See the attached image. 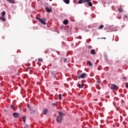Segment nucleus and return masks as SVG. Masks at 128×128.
Listing matches in <instances>:
<instances>
[{
	"instance_id": "16",
	"label": "nucleus",
	"mask_w": 128,
	"mask_h": 128,
	"mask_svg": "<svg viewBox=\"0 0 128 128\" xmlns=\"http://www.w3.org/2000/svg\"><path fill=\"white\" fill-rule=\"evenodd\" d=\"M88 64L89 66H92V63L90 61H88Z\"/></svg>"
},
{
	"instance_id": "25",
	"label": "nucleus",
	"mask_w": 128,
	"mask_h": 128,
	"mask_svg": "<svg viewBox=\"0 0 128 128\" xmlns=\"http://www.w3.org/2000/svg\"><path fill=\"white\" fill-rule=\"evenodd\" d=\"M10 108H11L14 110V105H11Z\"/></svg>"
},
{
	"instance_id": "14",
	"label": "nucleus",
	"mask_w": 128,
	"mask_h": 128,
	"mask_svg": "<svg viewBox=\"0 0 128 128\" xmlns=\"http://www.w3.org/2000/svg\"><path fill=\"white\" fill-rule=\"evenodd\" d=\"M6 16V12L3 11L2 12V18H4V16Z\"/></svg>"
},
{
	"instance_id": "22",
	"label": "nucleus",
	"mask_w": 128,
	"mask_h": 128,
	"mask_svg": "<svg viewBox=\"0 0 128 128\" xmlns=\"http://www.w3.org/2000/svg\"><path fill=\"white\" fill-rule=\"evenodd\" d=\"M44 60V59H42V58H38V62H42Z\"/></svg>"
},
{
	"instance_id": "28",
	"label": "nucleus",
	"mask_w": 128,
	"mask_h": 128,
	"mask_svg": "<svg viewBox=\"0 0 128 128\" xmlns=\"http://www.w3.org/2000/svg\"><path fill=\"white\" fill-rule=\"evenodd\" d=\"M24 128H28V124H26L24 126Z\"/></svg>"
},
{
	"instance_id": "6",
	"label": "nucleus",
	"mask_w": 128,
	"mask_h": 128,
	"mask_svg": "<svg viewBox=\"0 0 128 128\" xmlns=\"http://www.w3.org/2000/svg\"><path fill=\"white\" fill-rule=\"evenodd\" d=\"M46 12H52V7H50V8L46 7Z\"/></svg>"
},
{
	"instance_id": "35",
	"label": "nucleus",
	"mask_w": 128,
	"mask_h": 128,
	"mask_svg": "<svg viewBox=\"0 0 128 128\" xmlns=\"http://www.w3.org/2000/svg\"><path fill=\"white\" fill-rule=\"evenodd\" d=\"M2 17H0V20H2Z\"/></svg>"
},
{
	"instance_id": "29",
	"label": "nucleus",
	"mask_w": 128,
	"mask_h": 128,
	"mask_svg": "<svg viewBox=\"0 0 128 128\" xmlns=\"http://www.w3.org/2000/svg\"><path fill=\"white\" fill-rule=\"evenodd\" d=\"M36 20H39V22H40V18H38V17H36Z\"/></svg>"
},
{
	"instance_id": "17",
	"label": "nucleus",
	"mask_w": 128,
	"mask_h": 128,
	"mask_svg": "<svg viewBox=\"0 0 128 128\" xmlns=\"http://www.w3.org/2000/svg\"><path fill=\"white\" fill-rule=\"evenodd\" d=\"M68 24V20H64V24Z\"/></svg>"
},
{
	"instance_id": "27",
	"label": "nucleus",
	"mask_w": 128,
	"mask_h": 128,
	"mask_svg": "<svg viewBox=\"0 0 128 128\" xmlns=\"http://www.w3.org/2000/svg\"><path fill=\"white\" fill-rule=\"evenodd\" d=\"M57 104L56 103H53L52 104V106H56Z\"/></svg>"
},
{
	"instance_id": "7",
	"label": "nucleus",
	"mask_w": 128,
	"mask_h": 128,
	"mask_svg": "<svg viewBox=\"0 0 128 128\" xmlns=\"http://www.w3.org/2000/svg\"><path fill=\"white\" fill-rule=\"evenodd\" d=\"M118 87V86L114 84H112L110 88L111 90H116V88Z\"/></svg>"
},
{
	"instance_id": "4",
	"label": "nucleus",
	"mask_w": 128,
	"mask_h": 128,
	"mask_svg": "<svg viewBox=\"0 0 128 128\" xmlns=\"http://www.w3.org/2000/svg\"><path fill=\"white\" fill-rule=\"evenodd\" d=\"M13 116H14V118H18L20 116V114L18 113L14 112L13 114Z\"/></svg>"
},
{
	"instance_id": "1",
	"label": "nucleus",
	"mask_w": 128,
	"mask_h": 128,
	"mask_svg": "<svg viewBox=\"0 0 128 128\" xmlns=\"http://www.w3.org/2000/svg\"><path fill=\"white\" fill-rule=\"evenodd\" d=\"M58 114L59 116H58L56 118V122H57L60 124V122H62V116H66V114L64 113H62V112H58Z\"/></svg>"
},
{
	"instance_id": "10",
	"label": "nucleus",
	"mask_w": 128,
	"mask_h": 128,
	"mask_svg": "<svg viewBox=\"0 0 128 128\" xmlns=\"http://www.w3.org/2000/svg\"><path fill=\"white\" fill-rule=\"evenodd\" d=\"M48 112V109H45L43 111V114H46Z\"/></svg>"
},
{
	"instance_id": "19",
	"label": "nucleus",
	"mask_w": 128,
	"mask_h": 128,
	"mask_svg": "<svg viewBox=\"0 0 128 128\" xmlns=\"http://www.w3.org/2000/svg\"><path fill=\"white\" fill-rule=\"evenodd\" d=\"M82 2H84V0H80L78 1V4H82Z\"/></svg>"
},
{
	"instance_id": "21",
	"label": "nucleus",
	"mask_w": 128,
	"mask_h": 128,
	"mask_svg": "<svg viewBox=\"0 0 128 128\" xmlns=\"http://www.w3.org/2000/svg\"><path fill=\"white\" fill-rule=\"evenodd\" d=\"M58 100H62V94H58Z\"/></svg>"
},
{
	"instance_id": "36",
	"label": "nucleus",
	"mask_w": 128,
	"mask_h": 128,
	"mask_svg": "<svg viewBox=\"0 0 128 128\" xmlns=\"http://www.w3.org/2000/svg\"><path fill=\"white\" fill-rule=\"evenodd\" d=\"M28 68L30 69V68L28 67Z\"/></svg>"
},
{
	"instance_id": "30",
	"label": "nucleus",
	"mask_w": 128,
	"mask_h": 128,
	"mask_svg": "<svg viewBox=\"0 0 128 128\" xmlns=\"http://www.w3.org/2000/svg\"><path fill=\"white\" fill-rule=\"evenodd\" d=\"M92 46H88V48H92Z\"/></svg>"
},
{
	"instance_id": "32",
	"label": "nucleus",
	"mask_w": 128,
	"mask_h": 128,
	"mask_svg": "<svg viewBox=\"0 0 128 128\" xmlns=\"http://www.w3.org/2000/svg\"><path fill=\"white\" fill-rule=\"evenodd\" d=\"M123 80H126V77H124Z\"/></svg>"
},
{
	"instance_id": "23",
	"label": "nucleus",
	"mask_w": 128,
	"mask_h": 128,
	"mask_svg": "<svg viewBox=\"0 0 128 128\" xmlns=\"http://www.w3.org/2000/svg\"><path fill=\"white\" fill-rule=\"evenodd\" d=\"M118 10L119 12H122V9L121 8H119L118 9Z\"/></svg>"
},
{
	"instance_id": "2",
	"label": "nucleus",
	"mask_w": 128,
	"mask_h": 128,
	"mask_svg": "<svg viewBox=\"0 0 128 128\" xmlns=\"http://www.w3.org/2000/svg\"><path fill=\"white\" fill-rule=\"evenodd\" d=\"M92 0H84V4L87 2V4L89 6H92Z\"/></svg>"
},
{
	"instance_id": "37",
	"label": "nucleus",
	"mask_w": 128,
	"mask_h": 128,
	"mask_svg": "<svg viewBox=\"0 0 128 128\" xmlns=\"http://www.w3.org/2000/svg\"><path fill=\"white\" fill-rule=\"evenodd\" d=\"M86 32H88V30H87Z\"/></svg>"
},
{
	"instance_id": "26",
	"label": "nucleus",
	"mask_w": 128,
	"mask_h": 128,
	"mask_svg": "<svg viewBox=\"0 0 128 128\" xmlns=\"http://www.w3.org/2000/svg\"><path fill=\"white\" fill-rule=\"evenodd\" d=\"M126 88H128V82H126Z\"/></svg>"
},
{
	"instance_id": "24",
	"label": "nucleus",
	"mask_w": 128,
	"mask_h": 128,
	"mask_svg": "<svg viewBox=\"0 0 128 128\" xmlns=\"http://www.w3.org/2000/svg\"><path fill=\"white\" fill-rule=\"evenodd\" d=\"M1 20L2 22H6V18L4 17H2Z\"/></svg>"
},
{
	"instance_id": "3",
	"label": "nucleus",
	"mask_w": 128,
	"mask_h": 128,
	"mask_svg": "<svg viewBox=\"0 0 128 128\" xmlns=\"http://www.w3.org/2000/svg\"><path fill=\"white\" fill-rule=\"evenodd\" d=\"M86 76V73H82L80 74V76H78V78L80 80V78H84Z\"/></svg>"
},
{
	"instance_id": "33",
	"label": "nucleus",
	"mask_w": 128,
	"mask_h": 128,
	"mask_svg": "<svg viewBox=\"0 0 128 128\" xmlns=\"http://www.w3.org/2000/svg\"><path fill=\"white\" fill-rule=\"evenodd\" d=\"M64 62H66V58L64 59Z\"/></svg>"
},
{
	"instance_id": "12",
	"label": "nucleus",
	"mask_w": 128,
	"mask_h": 128,
	"mask_svg": "<svg viewBox=\"0 0 128 128\" xmlns=\"http://www.w3.org/2000/svg\"><path fill=\"white\" fill-rule=\"evenodd\" d=\"M51 74H52L53 76H54V78L56 77V72H51Z\"/></svg>"
},
{
	"instance_id": "9",
	"label": "nucleus",
	"mask_w": 128,
	"mask_h": 128,
	"mask_svg": "<svg viewBox=\"0 0 128 128\" xmlns=\"http://www.w3.org/2000/svg\"><path fill=\"white\" fill-rule=\"evenodd\" d=\"M10 4H16V1L14 0H6Z\"/></svg>"
},
{
	"instance_id": "5",
	"label": "nucleus",
	"mask_w": 128,
	"mask_h": 128,
	"mask_svg": "<svg viewBox=\"0 0 128 128\" xmlns=\"http://www.w3.org/2000/svg\"><path fill=\"white\" fill-rule=\"evenodd\" d=\"M42 24H46V18L40 19L39 21Z\"/></svg>"
},
{
	"instance_id": "34",
	"label": "nucleus",
	"mask_w": 128,
	"mask_h": 128,
	"mask_svg": "<svg viewBox=\"0 0 128 128\" xmlns=\"http://www.w3.org/2000/svg\"><path fill=\"white\" fill-rule=\"evenodd\" d=\"M124 18H128V16L126 15H124Z\"/></svg>"
},
{
	"instance_id": "11",
	"label": "nucleus",
	"mask_w": 128,
	"mask_h": 128,
	"mask_svg": "<svg viewBox=\"0 0 128 128\" xmlns=\"http://www.w3.org/2000/svg\"><path fill=\"white\" fill-rule=\"evenodd\" d=\"M91 54H96V50L94 49H92L90 52Z\"/></svg>"
},
{
	"instance_id": "15",
	"label": "nucleus",
	"mask_w": 128,
	"mask_h": 128,
	"mask_svg": "<svg viewBox=\"0 0 128 128\" xmlns=\"http://www.w3.org/2000/svg\"><path fill=\"white\" fill-rule=\"evenodd\" d=\"M65 4H70V0H62Z\"/></svg>"
},
{
	"instance_id": "8",
	"label": "nucleus",
	"mask_w": 128,
	"mask_h": 128,
	"mask_svg": "<svg viewBox=\"0 0 128 128\" xmlns=\"http://www.w3.org/2000/svg\"><path fill=\"white\" fill-rule=\"evenodd\" d=\"M27 108H28L29 110H30V112H32V114L34 112V111L32 110V107L30 106L29 104H28L27 106Z\"/></svg>"
},
{
	"instance_id": "20",
	"label": "nucleus",
	"mask_w": 128,
	"mask_h": 128,
	"mask_svg": "<svg viewBox=\"0 0 128 128\" xmlns=\"http://www.w3.org/2000/svg\"><path fill=\"white\" fill-rule=\"evenodd\" d=\"M104 25H101L100 26H99V27L98 28V30H102V28H104Z\"/></svg>"
},
{
	"instance_id": "31",
	"label": "nucleus",
	"mask_w": 128,
	"mask_h": 128,
	"mask_svg": "<svg viewBox=\"0 0 128 128\" xmlns=\"http://www.w3.org/2000/svg\"><path fill=\"white\" fill-rule=\"evenodd\" d=\"M106 38H101V40H106Z\"/></svg>"
},
{
	"instance_id": "18",
	"label": "nucleus",
	"mask_w": 128,
	"mask_h": 128,
	"mask_svg": "<svg viewBox=\"0 0 128 128\" xmlns=\"http://www.w3.org/2000/svg\"><path fill=\"white\" fill-rule=\"evenodd\" d=\"M22 120L24 124H26V118L25 116H24L22 118Z\"/></svg>"
},
{
	"instance_id": "13",
	"label": "nucleus",
	"mask_w": 128,
	"mask_h": 128,
	"mask_svg": "<svg viewBox=\"0 0 128 128\" xmlns=\"http://www.w3.org/2000/svg\"><path fill=\"white\" fill-rule=\"evenodd\" d=\"M84 84H78V86L80 88H84Z\"/></svg>"
}]
</instances>
